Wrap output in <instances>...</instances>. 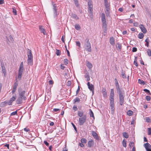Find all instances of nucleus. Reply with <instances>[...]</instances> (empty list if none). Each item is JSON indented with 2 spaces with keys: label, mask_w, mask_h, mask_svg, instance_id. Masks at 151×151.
Segmentation results:
<instances>
[{
  "label": "nucleus",
  "mask_w": 151,
  "mask_h": 151,
  "mask_svg": "<svg viewBox=\"0 0 151 151\" xmlns=\"http://www.w3.org/2000/svg\"><path fill=\"white\" fill-rule=\"evenodd\" d=\"M19 97L16 101L17 104H21L22 103V100H25L26 99L25 96V91H22L21 88H19L18 90Z\"/></svg>",
  "instance_id": "obj_1"
},
{
  "label": "nucleus",
  "mask_w": 151,
  "mask_h": 151,
  "mask_svg": "<svg viewBox=\"0 0 151 151\" xmlns=\"http://www.w3.org/2000/svg\"><path fill=\"white\" fill-rule=\"evenodd\" d=\"M117 93L119 95V103L121 105H123L124 101V91L122 90L117 91Z\"/></svg>",
  "instance_id": "obj_2"
},
{
  "label": "nucleus",
  "mask_w": 151,
  "mask_h": 151,
  "mask_svg": "<svg viewBox=\"0 0 151 151\" xmlns=\"http://www.w3.org/2000/svg\"><path fill=\"white\" fill-rule=\"evenodd\" d=\"M85 41L86 42L84 44V46L86 50L88 52H91V47L89 38H86Z\"/></svg>",
  "instance_id": "obj_3"
},
{
  "label": "nucleus",
  "mask_w": 151,
  "mask_h": 151,
  "mask_svg": "<svg viewBox=\"0 0 151 151\" xmlns=\"http://www.w3.org/2000/svg\"><path fill=\"white\" fill-rule=\"evenodd\" d=\"M86 119V115H83L81 117L79 118V124L80 125H82L85 122Z\"/></svg>",
  "instance_id": "obj_4"
},
{
  "label": "nucleus",
  "mask_w": 151,
  "mask_h": 151,
  "mask_svg": "<svg viewBox=\"0 0 151 151\" xmlns=\"http://www.w3.org/2000/svg\"><path fill=\"white\" fill-rule=\"evenodd\" d=\"M144 145L147 151H151V145L149 143H145L144 144Z\"/></svg>",
  "instance_id": "obj_5"
},
{
  "label": "nucleus",
  "mask_w": 151,
  "mask_h": 151,
  "mask_svg": "<svg viewBox=\"0 0 151 151\" xmlns=\"http://www.w3.org/2000/svg\"><path fill=\"white\" fill-rule=\"evenodd\" d=\"M27 54L28 57V60H33V56L32 55V52L31 50L28 49Z\"/></svg>",
  "instance_id": "obj_6"
},
{
  "label": "nucleus",
  "mask_w": 151,
  "mask_h": 151,
  "mask_svg": "<svg viewBox=\"0 0 151 151\" xmlns=\"http://www.w3.org/2000/svg\"><path fill=\"white\" fill-rule=\"evenodd\" d=\"M87 85L88 86V88L91 91H92L93 94L94 89L93 85L92 84H90L89 82H88L87 83Z\"/></svg>",
  "instance_id": "obj_7"
},
{
  "label": "nucleus",
  "mask_w": 151,
  "mask_h": 151,
  "mask_svg": "<svg viewBox=\"0 0 151 151\" xmlns=\"http://www.w3.org/2000/svg\"><path fill=\"white\" fill-rule=\"evenodd\" d=\"M24 69H19L18 73V78L20 80L21 79L22 73Z\"/></svg>",
  "instance_id": "obj_8"
},
{
  "label": "nucleus",
  "mask_w": 151,
  "mask_h": 151,
  "mask_svg": "<svg viewBox=\"0 0 151 151\" xmlns=\"http://www.w3.org/2000/svg\"><path fill=\"white\" fill-rule=\"evenodd\" d=\"M139 27L141 29V31L144 33H146L147 32V30L144 25L142 24H140Z\"/></svg>",
  "instance_id": "obj_9"
},
{
  "label": "nucleus",
  "mask_w": 151,
  "mask_h": 151,
  "mask_svg": "<svg viewBox=\"0 0 151 151\" xmlns=\"http://www.w3.org/2000/svg\"><path fill=\"white\" fill-rule=\"evenodd\" d=\"M103 29L104 30V32L107 31V24L106 21L102 22Z\"/></svg>",
  "instance_id": "obj_10"
},
{
  "label": "nucleus",
  "mask_w": 151,
  "mask_h": 151,
  "mask_svg": "<svg viewBox=\"0 0 151 151\" xmlns=\"http://www.w3.org/2000/svg\"><path fill=\"white\" fill-rule=\"evenodd\" d=\"M85 77L86 78H87V81H89L90 80V77L88 72L87 71H86L85 72Z\"/></svg>",
  "instance_id": "obj_11"
},
{
  "label": "nucleus",
  "mask_w": 151,
  "mask_h": 151,
  "mask_svg": "<svg viewBox=\"0 0 151 151\" xmlns=\"http://www.w3.org/2000/svg\"><path fill=\"white\" fill-rule=\"evenodd\" d=\"M17 86L18 83L17 82H16L14 84L13 89L12 92L13 93L15 91Z\"/></svg>",
  "instance_id": "obj_12"
},
{
  "label": "nucleus",
  "mask_w": 151,
  "mask_h": 151,
  "mask_svg": "<svg viewBox=\"0 0 151 151\" xmlns=\"http://www.w3.org/2000/svg\"><path fill=\"white\" fill-rule=\"evenodd\" d=\"M92 135L93 137L96 139L98 140L99 137L97 134L94 131H92Z\"/></svg>",
  "instance_id": "obj_13"
},
{
  "label": "nucleus",
  "mask_w": 151,
  "mask_h": 151,
  "mask_svg": "<svg viewBox=\"0 0 151 151\" xmlns=\"http://www.w3.org/2000/svg\"><path fill=\"white\" fill-rule=\"evenodd\" d=\"M109 42L111 45L114 46L115 45L114 39V38L113 37L110 38Z\"/></svg>",
  "instance_id": "obj_14"
},
{
  "label": "nucleus",
  "mask_w": 151,
  "mask_h": 151,
  "mask_svg": "<svg viewBox=\"0 0 151 151\" xmlns=\"http://www.w3.org/2000/svg\"><path fill=\"white\" fill-rule=\"evenodd\" d=\"M39 28L41 32L44 35H45L46 34V33L45 29L43 28H42V26H39Z\"/></svg>",
  "instance_id": "obj_15"
},
{
  "label": "nucleus",
  "mask_w": 151,
  "mask_h": 151,
  "mask_svg": "<svg viewBox=\"0 0 151 151\" xmlns=\"http://www.w3.org/2000/svg\"><path fill=\"white\" fill-rule=\"evenodd\" d=\"M114 93L113 89H111L110 95V98H114Z\"/></svg>",
  "instance_id": "obj_16"
},
{
  "label": "nucleus",
  "mask_w": 151,
  "mask_h": 151,
  "mask_svg": "<svg viewBox=\"0 0 151 151\" xmlns=\"http://www.w3.org/2000/svg\"><path fill=\"white\" fill-rule=\"evenodd\" d=\"M104 3L106 9H110L109 7L110 6V5L109 2L107 1Z\"/></svg>",
  "instance_id": "obj_17"
},
{
  "label": "nucleus",
  "mask_w": 151,
  "mask_h": 151,
  "mask_svg": "<svg viewBox=\"0 0 151 151\" xmlns=\"http://www.w3.org/2000/svg\"><path fill=\"white\" fill-rule=\"evenodd\" d=\"M84 112L83 111H78V116L80 117H82L83 115H84L83 114Z\"/></svg>",
  "instance_id": "obj_18"
},
{
  "label": "nucleus",
  "mask_w": 151,
  "mask_h": 151,
  "mask_svg": "<svg viewBox=\"0 0 151 151\" xmlns=\"http://www.w3.org/2000/svg\"><path fill=\"white\" fill-rule=\"evenodd\" d=\"M101 21L102 22L106 21L105 14L104 13H102L101 14Z\"/></svg>",
  "instance_id": "obj_19"
},
{
  "label": "nucleus",
  "mask_w": 151,
  "mask_h": 151,
  "mask_svg": "<svg viewBox=\"0 0 151 151\" xmlns=\"http://www.w3.org/2000/svg\"><path fill=\"white\" fill-rule=\"evenodd\" d=\"M88 147H91L93 146V142L92 141H89L88 142Z\"/></svg>",
  "instance_id": "obj_20"
},
{
  "label": "nucleus",
  "mask_w": 151,
  "mask_h": 151,
  "mask_svg": "<svg viewBox=\"0 0 151 151\" xmlns=\"http://www.w3.org/2000/svg\"><path fill=\"white\" fill-rule=\"evenodd\" d=\"M121 75L122 76V77L123 78H126V76L125 74V72L123 70H122L121 71Z\"/></svg>",
  "instance_id": "obj_21"
},
{
  "label": "nucleus",
  "mask_w": 151,
  "mask_h": 151,
  "mask_svg": "<svg viewBox=\"0 0 151 151\" xmlns=\"http://www.w3.org/2000/svg\"><path fill=\"white\" fill-rule=\"evenodd\" d=\"M115 86L117 91L121 90V89L119 87V83L115 84Z\"/></svg>",
  "instance_id": "obj_22"
},
{
  "label": "nucleus",
  "mask_w": 151,
  "mask_h": 151,
  "mask_svg": "<svg viewBox=\"0 0 151 151\" xmlns=\"http://www.w3.org/2000/svg\"><path fill=\"white\" fill-rule=\"evenodd\" d=\"M86 65L89 69H91L92 67V64L89 62H88L86 64Z\"/></svg>",
  "instance_id": "obj_23"
},
{
  "label": "nucleus",
  "mask_w": 151,
  "mask_h": 151,
  "mask_svg": "<svg viewBox=\"0 0 151 151\" xmlns=\"http://www.w3.org/2000/svg\"><path fill=\"white\" fill-rule=\"evenodd\" d=\"M102 93L104 97H106L107 96V92L105 89H104L102 90Z\"/></svg>",
  "instance_id": "obj_24"
},
{
  "label": "nucleus",
  "mask_w": 151,
  "mask_h": 151,
  "mask_svg": "<svg viewBox=\"0 0 151 151\" xmlns=\"http://www.w3.org/2000/svg\"><path fill=\"white\" fill-rule=\"evenodd\" d=\"M116 47L117 50L118 48L120 50L121 48V45L119 43H117L116 44Z\"/></svg>",
  "instance_id": "obj_25"
},
{
  "label": "nucleus",
  "mask_w": 151,
  "mask_h": 151,
  "mask_svg": "<svg viewBox=\"0 0 151 151\" xmlns=\"http://www.w3.org/2000/svg\"><path fill=\"white\" fill-rule=\"evenodd\" d=\"M16 96H13L9 100V101L12 104L13 101H14L16 100Z\"/></svg>",
  "instance_id": "obj_26"
},
{
  "label": "nucleus",
  "mask_w": 151,
  "mask_h": 151,
  "mask_svg": "<svg viewBox=\"0 0 151 151\" xmlns=\"http://www.w3.org/2000/svg\"><path fill=\"white\" fill-rule=\"evenodd\" d=\"M6 106L5 102L4 101L1 102L0 104V106L1 107H4Z\"/></svg>",
  "instance_id": "obj_27"
},
{
  "label": "nucleus",
  "mask_w": 151,
  "mask_h": 151,
  "mask_svg": "<svg viewBox=\"0 0 151 151\" xmlns=\"http://www.w3.org/2000/svg\"><path fill=\"white\" fill-rule=\"evenodd\" d=\"M144 35L142 33H139L138 35V37L140 39H142L143 38Z\"/></svg>",
  "instance_id": "obj_28"
},
{
  "label": "nucleus",
  "mask_w": 151,
  "mask_h": 151,
  "mask_svg": "<svg viewBox=\"0 0 151 151\" xmlns=\"http://www.w3.org/2000/svg\"><path fill=\"white\" fill-rule=\"evenodd\" d=\"M28 64L29 65H32L33 64V60H28Z\"/></svg>",
  "instance_id": "obj_29"
},
{
  "label": "nucleus",
  "mask_w": 151,
  "mask_h": 151,
  "mask_svg": "<svg viewBox=\"0 0 151 151\" xmlns=\"http://www.w3.org/2000/svg\"><path fill=\"white\" fill-rule=\"evenodd\" d=\"M75 29L77 30H79L81 29V27L78 24H76L75 26Z\"/></svg>",
  "instance_id": "obj_30"
},
{
  "label": "nucleus",
  "mask_w": 151,
  "mask_h": 151,
  "mask_svg": "<svg viewBox=\"0 0 151 151\" xmlns=\"http://www.w3.org/2000/svg\"><path fill=\"white\" fill-rule=\"evenodd\" d=\"M73 104H75L76 102H80V99L78 98L77 97L73 100Z\"/></svg>",
  "instance_id": "obj_31"
},
{
  "label": "nucleus",
  "mask_w": 151,
  "mask_h": 151,
  "mask_svg": "<svg viewBox=\"0 0 151 151\" xmlns=\"http://www.w3.org/2000/svg\"><path fill=\"white\" fill-rule=\"evenodd\" d=\"M133 113V111L130 110H129L127 112V114L129 116H132V115Z\"/></svg>",
  "instance_id": "obj_32"
},
{
  "label": "nucleus",
  "mask_w": 151,
  "mask_h": 151,
  "mask_svg": "<svg viewBox=\"0 0 151 151\" xmlns=\"http://www.w3.org/2000/svg\"><path fill=\"white\" fill-rule=\"evenodd\" d=\"M106 11H105V13L106 14V16H109V11L110 10V9H106Z\"/></svg>",
  "instance_id": "obj_33"
},
{
  "label": "nucleus",
  "mask_w": 151,
  "mask_h": 151,
  "mask_svg": "<svg viewBox=\"0 0 151 151\" xmlns=\"http://www.w3.org/2000/svg\"><path fill=\"white\" fill-rule=\"evenodd\" d=\"M123 136L124 137L126 138H127L129 136L128 134L126 132L123 133Z\"/></svg>",
  "instance_id": "obj_34"
},
{
  "label": "nucleus",
  "mask_w": 151,
  "mask_h": 151,
  "mask_svg": "<svg viewBox=\"0 0 151 151\" xmlns=\"http://www.w3.org/2000/svg\"><path fill=\"white\" fill-rule=\"evenodd\" d=\"M53 6V9L54 10V13H55L56 12V6L55 4H52Z\"/></svg>",
  "instance_id": "obj_35"
},
{
  "label": "nucleus",
  "mask_w": 151,
  "mask_h": 151,
  "mask_svg": "<svg viewBox=\"0 0 151 151\" xmlns=\"http://www.w3.org/2000/svg\"><path fill=\"white\" fill-rule=\"evenodd\" d=\"M110 105H114V98H110Z\"/></svg>",
  "instance_id": "obj_36"
},
{
  "label": "nucleus",
  "mask_w": 151,
  "mask_h": 151,
  "mask_svg": "<svg viewBox=\"0 0 151 151\" xmlns=\"http://www.w3.org/2000/svg\"><path fill=\"white\" fill-rule=\"evenodd\" d=\"M90 117H92L94 119V116L93 113L91 109H90Z\"/></svg>",
  "instance_id": "obj_37"
},
{
  "label": "nucleus",
  "mask_w": 151,
  "mask_h": 151,
  "mask_svg": "<svg viewBox=\"0 0 151 151\" xmlns=\"http://www.w3.org/2000/svg\"><path fill=\"white\" fill-rule=\"evenodd\" d=\"M147 52L148 55L149 56H151V51L150 49H148L147 51Z\"/></svg>",
  "instance_id": "obj_38"
},
{
  "label": "nucleus",
  "mask_w": 151,
  "mask_h": 151,
  "mask_svg": "<svg viewBox=\"0 0 151 151\" xmlns=\"http://www.w3.org/2000/svg\"><path fill=\"white\" fill-rule=\"evenodd\" d=\"M72 16L73 18L76 19H78V18L77 16L75 14H72Z\"/></svg>",
  "instance_id": "obj_39"
},
{
  "label": "nucleus",
  "mask_w": 151,
  "mask_h": 151,
  "mask_svg": "<svg viewBox=\"0 0 151 151\" xmlns=\"http://www.w3.org/2000/svg\"><path fill=\"white\" fill-rule=\"evenodd\" d=\"M138 83H139L144 85L145 84V83L144 81L140 79H139L138 80Z\"/></svg>",
  "instance_id": "obj_40"
},
{
  "label": "nucleus",
  "mask_w": 151,
  "mask_h": 151,
  "mask_svg": "<svg viewBox=\"0 0 151 151\" xmlns=\"http://www.w3.org/2000/svg\"><path fill=\"white\" fill-rule=\"evenodd\" d=\"M147 130L148 134L149 135H151V128H148Z\"/></svg>",
  "instance_id": "obj_41"
},
{
  "label": "nucleus",
  "mask_w": 151,
  "mask_h": 151,
  "mask_svg": "<svg viewBox=\"0 0 151 151\" xmlns=\"http://www.w3.org/2000/svg\"><path fill=\"white\" fill-rule=\"evenodd\" d=\"M88 10H89L90 11H91L92 10V8H93V5H88Z\"/></svg>",
  "instance_id": "obj_42"
},
{
  "label": "nucleus",
  "mask_w": 151,
  "mask_h": 151,
  "mask_svg": "<svg viewBox=\"0 0 151 151\" xmlns=\"http://www.w3.org/2000/svg\"><path fill=\"white\" fill-rule=\"evenodd\" d=\"M5 103H6V105H12V104L11 103V102H10L9 101H5Z\"/></svg>",
  "instance_id": "obj_43"
},
{
  "label": "nucleus",
  "mask_w": 151,
  "mask_h": 151,
  "mask_svg": "<svg viewBox=\"0 0 151 151\" xmlns=\"http://www.w3.org/2000/svg\"><path fill=\"white\" fill-rule=\"evenodd\" d=\"M81 142L82 143H86V140L84 138L81 139Z\"/></svg>",
  "instance_id": "obj_44"
},
{
  "label": "nucleus",
  "mask_w": 151,
  "mask_h": 151,
  "mask_svg": "<svg viewBox=\"0 0 151 151\" xmlns=\"http://www.w3.org/2000/svg\"><path fill=\"white\" fill-rule=\"evenodd\" d=\"M56 54L57 55H60V52L59 50L56 49Z\"/></svg>",
  "instance_id": "obj_45"
},
{
  "label": "nucleus",
  "mask_w": 151,
  "mask_h": 151,
  "mask_svg": "<svg viewBox=\"0 0 151 151\" xmlns=\"http://www.w3.org/2000/svg\"><path fill=\"white\" fill-rule=\"evenodd\" d=\"M19 68L24 69L23 63V62L21 63Z\"/></svg>",
  "instance_id": "obj_46"
},
{
  "label": "nucleus",
  "mask_w": 151,
  "mask_h": 151,
  "mask_svg": "<svg viewBox=\"0 0 151 151\" xmlns=\"http://www.w3.org/2000/svg\"><path fill=\"white\" fill-rule=\"evenodd\" d=\"M12 12L14 14V15H17V11L16 10V9L14 8L12 9Z\"/></svg>",
  "instance_id": "obj_47"
},
{
  "label": "nucleus",
  "mask_w": 151,
  "mask_h": 151,
  "mask_svg": "<svg viewBox=\"0 0 151 151\" xmlns=\"http://www.w3.org/2000/svg\"><path fill=\"white\" fill-rule=\"evenodd\" d=\"M122 144L124 147H126V142L125 141L123 140L122 141Z\"/></svg>",
  "instance_id": "obj_48"
},
{
  "label": "nucleus",
  "mask_w": 151,
  "mask_h": 151,
  "mask_svg": "<svg viewBox=\"0 0 151 151\" xmlns=\"http://www.w3.org/2000/svg\"><path fill=\"white\" fill-rule=\"evenodd\" d=\"M129 145L130 147L131 148L132 147H133L134 146V143L133 142H130L129 144Z\"/></svg>",
  "instance_id": "obj_49"
},
{
  "label": "nucleus",
  "mask_w": 151,
  "mask_h": 151,
  "mask_svg": "<svg viewBox=\"0 0 151 151\" xmlns=\"http://www.w3.org/2000/svg\"><path fill=\"white\" fill-rule=\"evenodd\" d=\"M76 6L77 7L78 6V1L77 0H74Z\"/></svg>",
  "instance_id": "obj_50"
},
{
  "label": "nucleus",
  "mask_w": 151,
  "mask_h": 151,
  "mask_svg": "<svg viewBox=\"0 0 151 151\" xmlns=\"http://www.w3.org/2000/svg\"><path fill=\"white\" fill-rule=\"evenodd\" d=\"M143 91H144L148 93L149 95L151 94V93L150 92V91L148 90L145 89H144Z\"/></svg>",
  "instance_id": "obj_51"
},
{
  "label": "nucleus",
  "mask_w": 151,
  "mask_h": 151,
  "mask_svg": "<svg viewBox=\"0 0 151 151\" xmlns=\"http://www.w3.org/2000/svg\"><path fill=\"white\" fill-rule=\"evenodd\" d=\"M1 68H2V70H4L5 69V67L4 66V63H1Z\"/></svg>",
  "instance_id": "obj_52"
},
{
  "label": "nucleus",
  "mask_w": 151,
  "mask_h": 151,
  "mask_svg": "<svg viewBox=\"0 0 151 151\" xmlns=\"http://www.w3.org/2000/svg\"><path fill=\"white\" fill-rule=\"evenodd\" d=\"M2 72L4 74V77H5L6 75V69H4V70H2Z\"/></svg>",
  "instance_id": "obj_53"
},
{
  "label": "nucleus",
  "mask_w": 151,
  "mask_h": 151,
  "mask_svg": "<svg viewBox=\"0 0 151 151\" xmlns=\"http://www.w3.org/2000/svg\"><path fill=\"white\" fill-rule=\"evenodd\" d=\"M64 63L65 65L67 64L68 63V60L66 59H65L64 60Z\"/></svg>",
  "instance_id": "obj_54"
},
{
  "label": "nucleus",
  "mask_w": 151,
  "mask_h": 151,
  "mask_svg": "<svg viewBox=\"0 0 151 151\" xmlns=\"http://www.w3.org/2000/svg\"><path fill=\"white\" fill-rule=\"evenodd\" d=\"M146 99L147 101H149L150 100V97L149 96H146Z\"/></svg>",
  "instance_id": "obj_55"
},
{
  "label": "nucleus",
  "mask_w": 151,
  "mask_h": 151,
  "mask_svg": "<svg viewBox=\"0 0 151 151\" xmlns=\"http://www.w3.org/2000/svg\"><path fill=\"white\" fill-rule=\"evenodd\" d=\"M17 114V111L13 112L11 114V115H15Z\"/></svg>",
  "instance_id": "obj_56"
},
{
  "label": "nucleus",
  "mask_w": 151,
  "mask_h": 151,
  "mask_svg": "<svg viewBox=\"0 0 151 151\" xmlns=\"http://www.w3.org/2000/svg\"><path fill=\"white\" fill-rule=\"evenodd\" d=\"M110 107H111V111H113L114 110V105H110Z\"/></svg>",
  "instance_id": "obj_57"
},
{
  "label": "nucleus",
  "mask_w": 151,
  "mask_h": 151,
  "mask_svg": "<svg viewBox=\"0 0 151 151\" xmlns=\"http://www.w3.org/2000/svg\"><path fill=\"white\" fill-rule=\"evenodd\" d=\"M72 124L75 130L77 132V129H76V126L73 123H72Z\"/></svg>",
  "instance_id": "obj_58"
},
{
  "label": "nucleus",
  "mask_w": 151,
  "mask_h": 151,
  "mask_svg": "<svg viewBox=\"0 0 151 151\" xmlns=\"http://www.w3.org/2000/svg\"><path fill=\"white\" fill-rule=\"evenodd\" d=\"M71 84V82L70 81H68L67 82V85L68 86H69Z\"/></svg>",
  "instance_id": "obj_59"
},
{
  "label": "nucleus",
  "mask_w": 151,
  "mask_h": 151,
  "mask_svg": "<svg viewBox=\"0 0 151 151\" xmlns=\"http://www.w3.org/2000/svg\"><path fill=\"white\" fill-rule=\"evenodd\" d=\"M137 51V48L136 47H133L132 49L133 52H136Z\"/></svg>",
  "instance_id": "obj_60"
},
{
  "label": "nucleus",
  "mask_w": 151,
  "mask_h": 151,
  "mask_svg": "<svg viewBox=\"0 0 151 151\" xmlns=\"http://www.w3.org/2000/svg\"><path fill=\"white\" fill-rule=\"evenodd\" d=\"M73 109L75 111L77 110L78 109L76 106H74L73 108Z\"/></svg>",
  "instance_id": "obj_61"
},
{
  "label": "nucleus",
  "mask_w": 151,
  "mask_h": 151,
  "mask_svg": "<svg viewBox=\"0 0 151 151\" xmlns=\"http://www.w3.org/2000/svg\"><path fill=\"white\" fill-rule=\"evenodd\" d=\"M44 143L47 146H49V143L46 141H44Z\"/></svg>",
  "instance_id": "obj_62"
},
{
  "label": "nucleus",
  "mask_w": 151,
  "mask_h": 151,
  "mask_svg": "<svg viewBox=\"0 0 151 151\" xmlns=\"http://www.w3.org/2000/svg\"><path fill=\"white\" fill-rule=\"evenodd\" d=\"M80 43L79 41H77L76 42V45H77L80 47Z\"/></svg>",
  "instance_id": "obj_63"
},
{
  "label": "nucleus",
  "mask_w": 151,
  "mask_h": 151,
  "mask_svg": "<svg viewBox=\"0 0 151 151\" xmlns=\"http://www.w3.org/2000/svg\"><path fill=\"white\" fill-rule=\"evenodd\" d=\"M138 25V23L137 22H135L134 23V25L135 27H137Z\"/></svg>",
  "instance_id": "obj_64"
}]
</instances>
